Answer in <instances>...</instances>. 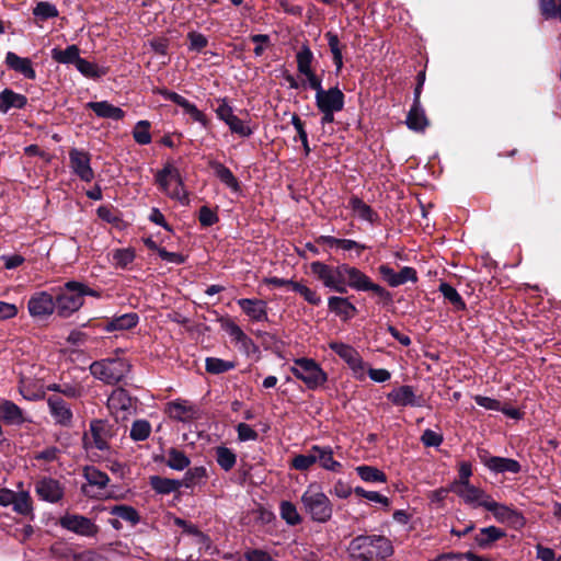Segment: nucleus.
Listing matches in <instances>:
<instances>
[{"label": "nucleus", "instance_id": "nucleus-1", "mask_svg": "<svg viewBox=\"0 0 561 561\" xmlns=\"http://www.w3.org/2000/svg\"><path fill=\"white\" fill-rule=\"evenodd\" d=\"M310 272L323 287L340 295L346 294L350 288L359 293H371L378 298V302L385 306L390 305L393 300L392 294L388 289L375 283L360 268L348 263L342 262L333 265L313 261L310 263Z\"/></svg>", "mask_w": 561, "mask_h": 561}, {"label": "nucleus", "instance_id": "nucleus-2", "mask_svg": "<svg viewBox=\"0 0 561 561\" xmlns=\"http://www.w3.org/2000/svg\"><path fill=\"white\" fill-rule=\"evenodd\" d=\"M85 296L101 298L102 293L81 282H66L55 293L58 317L65 319L71 317L83 306Z\"/></svg>", "mask_w": 561, "mask_h": 561}, {"label": "nucleus", "instance_id": "nucleus-3", "mask_svg": "<svg viewBox=\"0 0 561 561\" xmlns=\"http://www.w3.org/2000/svg\"><path fill=\"white\" fill-rule=\"evenodd\" d=\"M352 552L364 561L386 559L393 553L391 541L385 536L359 535L351 543Z\"/></svg>", "mask_w": 561, "mask_h": 561}, {"label": "nucleus", "instance_id": "nucleus-4", "mask_svg": "<svg viewBox=\"0 0 561 561\" xmlns=\"http://www.w3.org/2000/svg\"><path fill=\"white\" fill-rule=\"evenodd\" d=\"M129 369L130 365L128 362L119 357L95 360L89 367L90 374L94 378L107 385H116L122 381Z\"/></svg>", "mask_w": 561, "mask_h": 561}, {"label": "nucleus", "instance_id": "nucleus-5", "mask_svg": "<svg viewBox=\"0 0 561 561\" xmlns=\"http://www.w3.org/2000/svg\"><path fill=\"white\" fill-rule=\"evenodd\" d=\"M290 373L310 390H316L328 381V374L312 358L300 357L294 359Z\"/></svg>", "mask_w": 561, "mask_h": 561}, {"label": "nucleus", "instance_id": "nucleus-6", "mask_svg": "<svg viewBox=\"0 0 561 561\" xmlns=\"http://www.w3.org/2000/svg\"><path fill=\"white\" fill-rule=\"evenodd\" d=\"M301 503L313 522L324 524L331 519L333 506L323 492H313L309 488L301 495Z\"/></svg>", "mask_w": 561, "mask_h": 561}, {"label": "nucleus", "instance_id": "nucleus-7", "mask_svg": "<svg viewBox=\"0 0 561 561\" xmlns=\"http://www.w3.org/2000/svg\"><path fill=\"white\" fill-rule=\"evenodd\" d=\"M57 525L85 538H96L101 531L100 526L93 519L78 513H66L58 518Z\"/></svg>", "mask_w": 561, "mask_h": 561}, {"label": "nucleus", "instance_id": "nucleus-8", "mask_svg": "<svg viewBox=\"0 0 561 561\" xmlns=\"http://www.w3.org/2000/svg\"><path fill=\"white\" fill-rule=\"evenodd\" d=\"M154 94L161 95L164 100L173 102L178 106L182 107L186 114L191 116L194 122L199 123L204 128L210 127L209 118L197 108L195 104L190 102L187 99L182 96L181 94L171 91L167 88H156L152 91Z\"/></svg>", "mask_w": 561, "mask_h": 561}, {"label": "nucleus", "instance_id": "nucleus-9", "mask_svg": "<svg viewBox=\"0 0 561 561\" xmlns=\"http://www.w3.org/2000/svg\"><path fill=\"white\" fill-rule=\"evenodd\" d=\"M154 94L161 95L164 100L173 102L178 106L182 107L186 114L191 116L194 122L199 123L204 128L210 127L209 118L197 108L195 104L190 102L187 99L182 96L181 94L171 91L167 88H156L152 91Z\"/></svg>", "mask_w": 561, "mask_h": 561}, {"label": "nucleus", "instance_id": "nucleus-10", "mask_svg": "<svg viewBox=\"0 0 561 561\" xmlns=\"http://www.w3.org/2000/svg\"><path fill=\"white\" fill-rule=\"evenodd\" d=\"M477 456L480 462L494 473L510 472L517 474L522 471V465L517 460L500 456H492L485 448H478Z\"/></svg>", "mask_w": 561, "mask_h": 561}, {"label": "nucleus", "instance_id": "nucleus-11", "mask_svg": "<svg viewBox=\"0 0 561 561\" xmlns=\"http://www.w3.org/2000/svg\"><path fill=\"white\" fill-rule=\"evenodd\" d=\"M27 310L35 319H46L57 312L55 295L42 290L34 293L27 301Z\"/></svg>", "mask_w": 561, "mask_h": 561}, {"label": "nucleus", "instance_id": "nucleus-12", "mask_svg": "<svg viewBox=\"0 0 561 561\" xmlns=\"http://www.w3.org/2000/svg\"><path fill=\"white\" fill-rule=\"evenodd\" d=\"M387 399L396 407H416L425 405V399L422 394H416L414 388L410 385H401L387 393Z\"/></svg>", "mask_w": 561, "mask_h": 561}, {"label": "nucleus", "instance_id": "nucleus-13", "mask_svg": "<svg viewBox=\"0 0 561 561\" xmlns=\"http://www.w3.org/2000/svg\"><path fill=\"white\" fill-rule=\"evenodd\" d=\"M70 167L73 173L83 182H91L94 179V171L91 168V156L89 152L72 148L69 151Z\"/></svg>", "mask_w": 561, "mask_h": 561}, {"label": "nucleus", "instance_id": "nucleus-14", "mask_svg": "<svg viewBox=\"0 0 561 561\" xmlns=\"http://www.w3.org/2000/svg\"><path fill=\"white\" fill-rule=\"evenodd\" d=\"M314 99L319 112H324V110L342 111L345 105V94L337 85L316 94Z\"/></svg>", "mask_w": 561, "mask_h": 561}, {"label": "nucleus", "instance_id": "nucleus-15", "mask_svg": "<svg viewBox=\"0 0 561 561\" xmlns=\"http://www.w3.org/2000/svg\"><path fill=\"white\" fill-rule=\"evenodd\" d=\"M49 413L55 423L68 427L72 423L73 413L70 405L59 396H50L47 398Z\"/></svg>", "mask_w": 561, "mask_h": 561}, {"label": "nucleus", "instance_id": "nucleus-16", "mask_svg": "<svg viewBox=\"0 0 561 561\" xmlns=\"http://www.w3.org/2000/svg\"><path fill=\"white\" fill-rule=\"evenodd\" d=\"M37 495L46 502L57 503L65 495V489L61 483L53 478H43L35 484Z\"/></svg>", "mask_w": 561, "mask_h": 561}, {"label": "nucleus", "instance_id": "nucleus-17", "mask_svg": "<svg viewBox=\"0 0 561 561\" xmlns=\"http://www.w3.org/2000/svg\"><path fill=\"white\" fill-rule=\"evenodd\" d=\"M139 323V316L136 312H128L121 316H115L105 321L98 322L94 327L102 329L105 332L127 331L131 330Z\"/></svg>", "mask_w": 561, "mask_h": 561}, {"label": "nucleus", "instance_id": "nucleus-18", "mask_svg": "<svg viewBox=\"0 0 561 561\" xmlns=\"http://www.w3.org/2000/svg\"><path fill=\"white\" fill-rule=\"evenodd\" d=\"M329 347L340 356L353 370H363L364 362L357 350L342 342H331Z\"/></svg>", "mask_w": 561, "mask_h": 561}, {"label": "nucleus", "instance_id": "nucleus-19", "mask_svg": "<svg viewBox=\"0 0 561 561\" xmlns=\"http://www.w3.org/2000/svg\"><path fill=\"white\" fill-rule=\"evenodd\" d=\"M4 64L8 69L22 75L27 80L36 79V71L33 67V61L27 57H20L13 51H8Z\"/></svg>", "mask_w": 561, "mask_h": 561}, {"label": "nucleus", "instance_id": "nucleus-20", "mask_svg": "<svg viewBox=\"0 0 561 561\" xmlns=\"http://www.w3.org/2000/svg\"><path fill=\"white\" fill-rule=\"evenodd\" d=\"M329 311L337 316L342 321L346 322L354 318L358 310L352 304L348 297L331 296L328 299Z\"/></svg>", "mask_w": 561, "mask_h": 561}, {"label": "nucleus", "instance_id": "nucleus-21", "mask_svg": "<svg viewBox=\"0 0 561 561\" xmlns=\"http://www.w3.org/2000/svg\"><path fill=\"white\" fill-rule=\"evenodd\" d=\"M405 124L409 129L423 133L430 125V121L421 105V99H413L412 106L408 112Z\"/></svg>", "mask_w": 561, "mask_h": 561}, {"label": "nucleus", "instance_id": "nucleus-22", "mask_svg": "<svg viewBox=\"0 0 561 561\" xmlns=\"http://www.w3.org/2000/svg\"><path fill=\"white\" fill-rule=\"evenodd\" d=\"M241 310L253 321H267V302L262 299L241 298L238 301Z\"/></svg>", "mask_w": 561, "mask_h": 561}, {"label": "nucleus", "instance_id": "nucleus-23", "mask_svg": "<svg viewBox=\"0 0 561 561\" xmlns=\"http://www.w3.org/2000/svg\"><path fill=\"white\" fill-rule=\"evenodd\" d=\"M0 421L7 425L20 426L24 424L27 419L24 416L23 410L11 400H3L0 402Z\"/></svg>", "mask_w": 561, "mask_h": 561}, {"label": "nucleus", "instance_id": "nucleus-24", "mask_svg": "<svg viewBox=\"0 0 561 561\" xmlns=\"http://www.w3.org/2000/svg\"><path fill=\"white\" fill-rule=\"evenodd\" d=\"M311 451L314 453L316 462H319L321 468L332 472H340L342 470V463L333 458L334 453L331 446L312 445Z\"/></svg>", "mask_w": 561, "mask_h": 561}, {"label": "nucleus", "instance_id": "nucleus-25", "mask_svg": "<svg viewBox=\"0 0 561 561\" xmlns=\"http://www.w3.org/2000/svg\"><path fill=\"white\" fill-rule=\"evenodd\" d=\"M169 416L179 422H188L196 417L197 410L194 405L188 404L187 401L175 400L167 405Z\"/></svg>", "mask_w": 561, "mask_h": 561}, {"label": "nucleus", "instance_id": "nucleus-26", "mask_svg": "<svg viewBox=\"0 0 561 561\" xmlns=\"http://www.w3.org/2000/svg\"><path fill=\"white\" fill-rule=\"evenodd\" d=\"M27 105V98L12 89L5 88L0 92V113L7 114L10 110H22Z\"/></svg>", "mask_w": 561, "mask_h": 561}, {"label": "nucleus", "instance_id": "nucleus-27", "mask_svg": "<svg viewBox=\"0 0 561 561\" xmlns=\"http://www.w3.org/2000/svg\"><path fill=\"white\" fill-rule=\"evenodd\" d=\"M208 167L214 171L220 182H222L232 192H239L241 190L240 182L225 164L217 160H209Z\"/></svg>", "mask_w": 561, "mask_h": 561}, {"label": "nucleus", "instance_id": "nucleus-28", "mask_svg": "<svg viewBox=\"0 0 561 561\" xmlns=\"http://www.w3.org/2000/svg\"><path fill=\"white\" fill-rule=\"evenodd\" d=\"M85 106L101 118L122 121L125 117V112L121 107L114 106L107 101L89 102Z\"/></svg>", "mask_w": 561, "mask_h": 561}, {"label": "nucleus", "instance_id": "nucleus-29", "mask_svg": "<svg viewBox=\"0 0 561 561\" xmlns=\"http://www.w3.org/2000/svg\"><path fill=\"white\" fill-rule=\"evenodd\" d=\"M505 536L506 533L503 529L495 526H489L480 529L479 534L474 537V541L479 548L489 549L495 541L504 538Z\"/></svg>", "mask_w": 561, "mask_h": 561}, {"label": "nucleus", "instance_id": "nucleus-30", "mask_svg": "<svg viewBox=\"0 0 561 561\" xmlns=\"http://www.w3.org/2000/svg\"><path fill=\"white\" fill-rule=\"evenodd\" d=\"M348 207L363 220L375 224L379 219V215L368 204L356 195H352L348 199Z\"/></svg>", "mask_w": 561, "mask_h": 561}, {"label": "nucleus", "instance_id": "nucleus-31", "mask_svg": "<svg viewBox=\"0 0 561 561\" xmlns=\"http://www.w3.org/2000/svg\"><path fill=\"white\" fill-rule=\"evenodd\" d=\"M90 432L93 437L94 446L99 450H105L108 448L106 437L108 436V425L104 420H92L90 422Z\"/></svg>", "mask_w": 561, "mask_h": 561}, {"label": "nucleus", "instance_id": "nucleus-32", "mask_svg": "<svg viewBox=\"0 0 561 561\" xmlns=\"http://www.w3.org/2000/svg\"><path fill=\"white\" fill-rule=\"evenodd\" d=\"M149 485L157 494L161 495L178 492L181 488L180 480L160 476H151L149 478Z\"/></svg>", "mask_w": 561, "mask_h": 561}, {"label": "nucleus", "instance_id": "nucleus-33", "mask_svg": "<svg viewBox=\"0 0 561 561\" xmlns=\"http://www.w3.org/2000/svg\"><path fill=\"white\" fill-rule=\"evenodd\" d=\"M50 56L58 64L77 66L80 59V48L75 44L67 46L66 49L55 47L51 49Z\"/></svg>", "mask_w": 561, "mask_h": 561}, {"label": "nucleus", "instance_id": "nucleus-34", "mask_svg": "<svg viewBox=\"0 0 561 561\" xmlns=\"http://www.w3.org/2000/svg\"><path fill=\"white\" fill-rule=\"evenodd\" d=\"M77 70L85 78L99 80L100 78L106 76L110 71L108 67L98 66L94 62H91L82 57L78 60L76 66Z\"/></svg>", "mask_w": 561, "mask_h": 561}, {"label": "nucleus", "instance_id": "nucleus-35", "mask_svg": "<svg viewBox=\"0 0 561 561\" xmlns=\"http://www.w3.org/2000/svg\"><path fill=\"white\" fill-rule=\"evenodd\" d=\"M463 489L455 490V492L463 499L467 504H477L481 501L491 500V495L486 494L482 489L477 488L470 482L468 484H462Z\"/></svg>", "mask_w": 561, "mask_h": 561}, {"label": "nucleus", "instance_id": "nucleus-36", "mask_svg": "<svg viewBox=\"0 0 561 561\" xmlns=\"http://www.w3.org/2000/svg\"><path fill=\"white\" fill-rule=\"evenodd\" d=\"M438 291L449 304L453 305L455 311H463L467 309L463 298L449 283L442 282L438 286Z\"/></svg>", "mask_w": 561, "mask_h": 561}, {"label": "nucleus", "instance_id": "nucleus-37", "mask_svg": "<svg viewBox=\"0 0 561 561\" xmlns=\"http://www.w3.org/2000/svg\"><path fill=\"white\" fill-rule=\"evenodd\" d=\"M324 37L328 41V45L330 48V51L332 54L333 64L336 69V73H339L343 68V55L342 49L345 48V45H342L340 43V38L337 34L329 31L324 34Z\"/></svg>", "mask_w": 561, "mask_h": 561}, {"label": "nucleus", "instance_id": "nucleus-38", "mask_svg": "<svg viewBox=\"0 0 561 561\" xmlns=\"http://www.w3.org/2000/svg\"><path fill=\"white\" fill-rule=\"evenodd\" d=\"M479 506L485 508L486 511L491 512L494 516V518L499 522V523H506V520L508 519L510 515L512 514V512L515 510L511 506H507L505 504H502V503H497L495 502L494 500H486V501H481L479 503Z\"/></svg>", "mask_w": 561, "mask_h": 561}, {"label": "nucleus", "instance_id": "nucleus-39", "mask_svg": "<svg viewBox=\"0 0 561 561\" xmlns=\"http://www.w3.org/2000/svg\"><path fill=\"white\" fill-rule=\"evenodd\" d=\"M96 215L101 220L111 224L116 228H121L124 224L122 211L112 204L99 206Z\"/></svg>", "mask_w": 561, "mask_h": 561}, {"label": "nucleus", "instance_id": "nucleus-40", "mask_svg": "<svg viewBox=\"0 0 561 561\" xmlns=\"http://www.w3.org/2000/svg\"><path fill=\"white\" fill-rule=\"evenodd\" d=\"M167 456L165 465L173 470L182 471L191 465V459L186 454L175 447L169 448Z\"/></svg>", "mask_w": 561, "mask_h": 561}, {"label": "nucleus", "instance_id": "nucleus-41", "mask_svg": "<svg viewBox=\"0 0 561 561\" xmlns=\"http://www.w3.org/2000/svg\"><path fill=\"white\" fill-rule=\"evenodd\" d=\"M207 470L205 467H193L188 468L185 472L182 480H180L181 486H185L187 489L194 488L196 484H201L205 482L207 479Z\"/></svg>", "mask_w": 561, "mask_h": 561}, {"label": "nucleus", "instance_id": "nucleus-42", "mask_svg": "<svg viewBox=\"0 0 561 561\" xmlns=\"http://www.w3.org/2000/svg\"><path fill=\"white\" fill-rule=\"evenodd\" d=\"M314 60V56L312 50L307 44H304L299 51L296 55V61H297V70L300 75H305L311 71H314L312 69V62Z\"/></svg>", "mask_w": 561, "mask_h": 561}, {"label": "nucleus", "instance_id": "nucleus-43", "mask_svg": "<svg viewBox=\"0 0 561 561\" xmlns=\"http://www.w3.org/2000/svg\"><path fill=\"white\" fill-rule=\"evenodd\" d=\"M110 514L130 523L133 526L140 523V515L138 511L133 506L126 504H118L112 506L110 510Z\"/></svg>", "mask_w": 561, "mask_h": 561}, {"label": "nucleus", "instance_id": "nucleus-44", "mask_svg": "<svg viewBox=\"0 0 561 561\" xmlns=\"http://www.w3.org/2000/svg\"><path fill=\"white\" fill-rule=\"evenodd\" d=\"M279 515L289 526H297L302 522V517L298 513L296 505L290 501L280 502Z\"/></svg>", "mask_w": 561, "mask_h": 561}, {"label": "nucleus", "instance_id": "nucleus-45", "mask_svg": "<svg viewBox=\"0 0 561 561\" xmlns=\"http://www.w3.org/2000/svg\"><path fill=\"white\" fill-rule=\"evenodd\" d=\"M83 477L90 485L99 489L105 488L110 482L108 476L93 466H87L83 469Z\"/></svg>", "mask_w": 561, "mask_h": 561}, {"label": "nucleus", "instance_id": "nucleus-46", "mask_svg": "<svg viewBox=\"0 0 561 561\" xmlns=\"http://www.w3.org/2000/svg\"><path fill=\"white\" fill-rule=\"evenodd\" d=\"M356 472L362 480L365 482H387V476L383 471L379 470L376 467L362 465L356 467Z\"/></svg>", "mask_w": 561, "mask_h": 561}, {"label": "nucleus", "instance_id": "nucleus-47", "mask_svg": "<svg viewBox=\"0 0 561 561\" xmlns=\"http://www.w3.org/2000/svg\"><path fill=\"white\" fill-rule=\"evenodd\" d=\"M236 368V363L225 360L218 357H207L205 359V369L208 374L219 375Z\"/></svg>", "mask_w": 561, "mask_h": 561}, {"label": "nucleus", "instance_id": "nucleus-48", "mask_svg": "<svg viewBox=\"0 0 561 561\" xmlns=\"http://www.w3.org/2000/svg\"><path fill=\"white\" fill-rule=\"evenodd\" d=\"M13 511L20 515H31L33 513V501L28 492H16L14 502L12 503Z\"/></svg>", "mask_w": 561, "mask_h": 561}, {"label": "nucleus", "instance_id": "nucleus-49", "mask_svg": "<svg viewBox=\"0 0 561 561\" xmlns=\"http://www.w3.org/2000/svg\"><path fill=\"white\" fill-rule=\"evenodd\" d=\"M216 461L222 470L230 471L237 462V456L230 448L218 446L216 448Z\"/></svg>", "mask_w": 561, "mask_h": 561}, {"label": "nucleus", "instance_id": "nucleus-50", "mask_svg": "<svg viewBox=\"0 0 561 561\" xmlns=\"http://www.w3.org/2000/svg\"><path fill=\"white\" fill-rule=\"evenodd\" d=\"M151 433V424L145 419L135 420L131 424L129 437L134 442L146 440Z\"/></svg>", "mask_w": 561, "mask_h": 561}, {"label": "nucleus", "instance_id": "nucleus-51", "mask_svg": "<svg viewBox=\"0 0 561 561\" xmlns=\"http://www.w3.org/2000/svg\"><path fill=\"white\" fill-rule=\"evenodd\" d=\"M314 463H317L316 455L310 447L307 454L295 455L290 459L289 467L298 471H308Z\"/></svg>", "mask_w": 561, "mask_h": 561}, {"label": "nucleus", "instance_id": "nucleus-52", "mask_svg": "<svg viewBox=\"0 0 561 561\" xmlns=\"http://www.w3.org/2000/svg\"><path fill=\"white\" fill-rule=\"evenodd\" d=\"M173 175L178 176V168L171 162H167L163 168L156 173L154 182L161 191L167 192L170 185L169 179L172 180Z\"/></svg>", "mask_w": 561, "mask_h": 561}, {"label": "nucleus", "instance_id": "nucleus-53", "mask_svg": "<svg viewBox=\"0 0 561 561\" xmlns=\"http://www.w3.org/2000/svg\"><path fill=\"white\" fill-rule=\"evenodd\" d=\"M19 392L27 401H38L45 399V391L36 388L34 382H26L23 379L19 382Z\"/></svg>", "mask_w": 561, "mask_h": 561}, {"label": "nucleus", "instance_id": "nucleus-54", "mask_svg": "<svg viewBox=\"0 0 561 561\" xmlns=\"http://www.w3.org/2000/svg\"><path fill=\"white\" fill-rule=\"evenodd\" d=\"M150 127L151 123L149 121L137 122L133 129V137L138 145H149L151 142Z\"/></svg>", "mask_w": 561, "mask_h": 561}, {"label": "nucleus", "instance_id": "nucleus-55", "mask_svg": "<svg viewBox=\"0 0 561 561\" xmlns=\"http://www.w3.org/2000/svg\"><path fill=\"white\" fill-rule=\"evenodd\" d=\"M33 15L42 21L57 18L59 15L58 9L55 4L48 1H39L33 8Z\"/></svg>", "mask_w": 561, "mask_h": 561}, {"label": "nucleus", "instance_id": "nucleus-56", "mask_svg": "<svg viewBox=\"0 0 561 561\" xmlns=\"http://www.w3.org/2000/svg\"><path fill=\"white\" fill-rule=\"evenodd\" d=\"M174 523L176 526L182 528L183 533L198 537L199 543H208L210 541L209 536L204 534L195 524L182 518H175Z\"/></svg>", "mask_w": 561, "mask_h": 561}, {"label": "nucleus", "instance_id": "nucleus-57", "mask_svg": "<svg viewBox=\"0 0 561 561\" xmlns=\"http://www.w3.org/2000/svg\"><path fill=\"white\" fill-rule=\"evenodd\" d=\"M221 328L237 342L242 343L245 339L247 334L242 331V329L231 319L220 317L218 319Z\"/></svg>", "mask_w": 561, "mask_h": 561}, {"label": "nucleus", "instance_id": "nucleus-58", "mask_svg": "<svg viewBox=\"0 0 561 561\" xmlns=\"http://www.w3.org/2000/svg\"><path fill=\"white\" fill-rule=\"evenodd\" d=\"M293 290L301 295L304 299L312 306H320L322 302L321 296L316 290L298 282L293 284Z\"/></svg>", "mask_w": 561, "mask_h": 561}, {"label": "nucleus", "instance_id": "nucleus-59", "mask_svg": "<svg viewBox=\"0 0 561 561\" xmlns=\"http://www.w3.org/2000/svg\"><path fill=\"white\" fill-rule=\"evenodd\" d=\"M136 257L135 250L131 248L117 249L113 253V260L116 266L121 268H126L129 264L134 262Z\"/></svg>", "mask_w": 561, "mask_h": 561}, {"label": "nucleus", "instance_id": "nucleus-60", "mask_svg": "<svg viewBox=\"0 0 561 561\" xmlns=\"http://www.w3.org/2000/svg\"><path fill=\"white\" fill-rule=\"evenodd\" d=\"M230 131L240 137L248 138L253 134V129L249 126L245 121H242L238 116H233L230 122L227 123Z\"/></svg>", "mask_w": 561, "mask_h": 561}, {"label": "nucleus", "instance_id": "nucleus-61", "mask_svg": "<svg viewBox=\"0 0 561 561\" xmlns=\"http://www.w3.org/2000/svg\"><path fill=\"white\" fill-rule=\"evenodd\" d=\"M198 221L203 228H208L219 221V216L216 210L211 209L207 205H204L199 208Z\"/></svg>", "mask_w": 561, "mask_h": 561}, {"label": "nucleus", "instance_id": "nucleus-62", "mask_svg": "<svg viewBox=\"0 0 561 561\" xmlns=\"http://www.w3.org/2000/svg\"><path fill=\"white\" fill-rule=\"evenodd\" d=\"M187 39L190 42L188 44V49L191 51H197V53H201L203 51L207 45H208V39L207 37L202 34V33H198L196 31H192V32H188L187 33Z\"/></svg>", "mask_w": 561, "mask_h": 561}, {"label": "nucleus", "instance_id": "nucleus-63", "mask_svg": "<svg viewBox=\"0 0 561 561\" xmlns=\"http://www.w3.org/2000/svg\"><path fill=\"white\" fill-rule=\"evenodd\" d=\"M218 102L219 106L215 111L216 115L218 119L222 121L227 125V123L234 116L232 106L229 104L227 98L219 99Z\"/></svg>", "mask_w": 561, "mask_h": 561}, {"label": "nucleus", "instance_id": "nucleus-64", "mask_svg": "<svg viewBox=\"0 0 561 561\" xmlns=\"http://www.w3.org/2000/svg\"><path fill=\"white\" fill-rule=\"evenodd\" d=\"M419 280L416 270L411 266H403L397 272V287L408 282L416 283Z\"/></svg>", "mask_w": 561, "mask_h": 561}]
</instances>
